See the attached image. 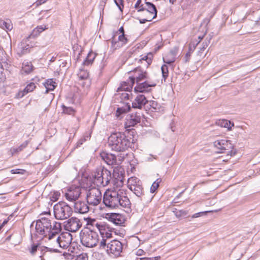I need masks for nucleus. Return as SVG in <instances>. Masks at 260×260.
I'll list each match as a JSON object with an SVG mask.
<instances>
[{"label":"nucleus","mask_w":260,"mask_h":260,"mask_svg":"<svg viewBox=\"0 0 260 260\" xmlns=\"http://www.w3.org/2000/svg\"><path fill=\"white\" fill-rule=\"evenodd\" d=\"M135 131L132 129L125 131L123 133L117 132L112 133L108 138L109 147L112 151L124 152L129 148H136V139L135 138Z\"/></svg>","instance_id":"nucleus-1"},{"label":"nucleus","mask_w":260,"mask_h":260,"mask_svg":"<svg viewBox=\"0 0 260 260\" xmlns=\"http://www.w3.org/2000/svg\"><path fill=\"white\" fill-rule=\"evenodd\" d=\"M103 202L106 207L110 209L123 208L126 210L127 212L131 209L130 200L120 190H106L103 196Z\"/></svg>","instance_id":"nucleus-2"},{"label":"nucleus","mask_w":260,"mask_h":260,"mask_svg":"<svg viewBox=\"0 0 260 260\" xmlns=\"http://www.w3.org/2000/svg\"><path fill=\"white\" fill-rule=\"evenodd\" d=\"M35 229L38 234L52 240V237L60 233L61 226L59 222L54 221L52 224L49 218L42 217L37 220Z\"/></svg>","instance_id":"nucleus-3"},{"label":"nucleus","mask_w":260,"mask_h":260,"mask_svg":"<svg viewBox=\"0 0 260 260\" xmlns=\"http://www.w3.org/2000/svg\"><path fill=\"white\" fill-rule=\"evenodd\" d=\"M127 186L128 188L139 198L141 201L145 203L151 201L153 196L147 197V194L145 193L144 190L142 182L139 178L136 177L129 178L127 181Z\"/></svg>","instance_id":"nucleus-4"},{"label":"nucleus","mask_w":260,"mask_h":260,"mask_svg":"<svg viewBox=\"0 0 260 260\" xmlns=\"http://www.w3.org/2000/svg\"><path fill=\"white\" fill-rule=\"evenodd\" d=\"M92 181L98 187H105L108 185L112 178L110 171L100 166L92 173Z\"/></svg>","instance_id":"nucleus-5"},{"label":"nucleus","mask_w":260,"mask_h":260,"mask_svg":"<svg viewBox=\"0 0 260 260\" xmlns=\"http://www.w3.org/2000/svg\"><path fill=\"white\" fill-rule=\"evenodd\" d=\"M82 244L87 247H95L99 242V236L96 232L86 229L82 230L80 234Z\"/></svg>","instance_id":"nucleus-6"},{"label":"nucleus","mask_w":260,"mask_h":260,"mask_svg":"<svg viewBox=\"0 0 260 260\" xmlns=\"http://www.w3.org/2000/svg\"><path fill=\"white\" fill-rule=\"evenodd\" d=\"M54 215L56 219L63 220L69 218L72 213V208L64 202H59L53 207Z\"/></svg>","instance_id":"nucleus-7"},{"label":"nucleus","mask_w":260,"mask_h":260,"mask_svg":"<svg viewBox=\"0 0 260 260\" xmlns=\"http://www.w3.org/2000/svg\"><path fill=\"white\" fill-rule=\"evenodd\" d=\"M100 247L106 250L109 254H113L118 256L122 252L123 246L122 243L116 240H113L106 243L105 240H102L100 243Z\"/></svg>","instance_id":"nucleus-8"},{"label":"nucleus","mask_w":260,"mask_h":260,"mask_svg":"<svg viewBox=\"0 0 260 260\" xmlns=\"http://www.w3.org/2000/svg\"><path fill=\"white\" fill-rule=\"evenodd\" d=\"M54 239V243L53 244V247L49 248L54 252H60L57 249L58 247L63 249H67L71 244L72 236L70 233L64 234H57V236L52 237Z\"/></svg>","instance_id":"nucleus-9"},{"label":"nucleus","mask_w":260,"mask_h":260,"mask_svg":"<svg viewBox=\"0 0 260 260\" xmlns=\"http://www.w3.org/2000/svg\"><path fill=\"white\" fill-rule=\"evenodd\" d=\"M134 75L132 77H129V82L131 85L129 87H126V82H124L123 84H121V86L120 87V88L123 89L125 91L130 90L132 88V86L134 85L135 82L137 84L141 82H143V80H147L148 79L147 72L146 71H142L140 67L136 68L134 70ZM119 89V88H118V90Z\"/></svg>","instance_id":"nucleus-10"},{"label":"nucleus","mask_w":260,"mask_h":260,"mask_svg":"<svg viewBox=\"0 0 260 260\" xmlns=\"http://www.w3.org/2000/svg\"><path fill=\"white\" fill-rule=\"evenodd\" d=\"M214 146L218 150L217 151L218 153L225 152V150H228V155L231 156L235 155L237 151L234 149V146L231 143V141L227 140H218L213 143Z\"/></svg>","instance_id":"nucleus-11"},{"label":"nucleus","mask_w":260,"mask_h":260,"mask_svg":"<svg viewBox=\"0 0 260 260\" xmlns=\"http://www.w3.org/2000/svg\"><path fill=\"white\" fill-rule=\"evenodd\" d=\"M102 193L100 189L97 187H91L86 192V202L89 205L92 206L98 205L102 201Z\"/></svg>","instance_id":"nucleus-12"},{"label":"nucleus","mask_w":260,"mask_h":260,"mask_svg":"<svg viewBox=\"0 0 260 260\" xmlns=\"http://www.w3.org/2000/svg\"><path fill=\"white\" fill-rule=\"evenodd\" d=\"M82 223L77 217H73L64 222V226L66 230L71 232H76L82 226Z\"/></svg>","instance_id":"nucleus-13"},{"label":"nucleus","mask_w":260,"mask_h":260,"mask_svg":"<svg viewBox=\"0 0 260 260\" xmlns=\"http://www.w3.org/2000/svg\"><path fill=\"white\" fill-rule=\"evenodd\" d=\"M81 193V188L79 186H72L67 190L64 196L69 201L75 202L80 197Z\"/></svg>","instance_id":"nucleus-14"},{"label":"nucleus","mask_w":260,"mask_h":260,"mask_svg":"<svg viewBox=\"0 0 260 260\" xmlns=\"http://www.w3.org/2000/svg\"><path fill=\"white\" fill-rule=\"evenodd\" d=\"M79 84L83 87L88 88L90 85V80L89 78V72L87 70L80 69L78 74Z\"/></svg>","instance_id":"nucleus-15"},{"label":"nucleus","mask_w":260,"mask_h":260,"mask_svg":"<svg viewBox=\"0 0 260 260\" xmlns=\"http://www.w3.org/2000/svg\"><path fill=\"white\" fill-rule=\"evenodd\" d=\"M106 217L109 221L117 225H122L125 220L124 216L119 213H107L106 214Z\"/></svg>","instance_id":"nucleus-16"},{"label":"nucleus","mask_w":260,"mask_h":260,"mask_svg":"<svg viewBox=\"0 0 260 260\" xmlns=\"http://www.w3.org/2000/svg\"><path fill=\"white\" fill-rule=\"evenodd\" d=\"M156 86L155 83H150L147 80L137 83L134 87V91L136 92H148L151 90L150 87Z\"/></svg>","instance_id":"nucleus-17"},{"label":"nucleus","mask_w":260,"mask_h":260,"mask_svg":"<svg viewBox=\"0 0 260 260\" xmlns=\"http://www.w3.org/2000/svg\"><path fill=\"white\" fill-rule=\"evenodd\" d=\"M89 205L84 201L78 200L74 203V211L76 213L85 214L89 210Z\"/></svg>","instance_id":"nucleus-18"},{"label":"nucleus","mask_w":260,"mask_h":260,"mask_svg":"<svg viewBox=\"0 0 260 260\" xmlns=\"http://www.w3.org/2000/svg\"><path fill=\"white\" fill-rule=\"evenodd\" d=\"M141 121V114L140 113L136 112L126 116L125 125L126 127L134 126Z\"/></svg>","instance_id":"nucleus-19"},{"label":"nucleus","mask_w":260,"mask_h":260,"mask_svg":"<svg viewBox=\"0 0 260 260\" xmlns=\"http://www.w3.org/2000/svg\"><path fill=\"white\" fill-rule=\"evenodd\" d=\"M142 12H144V14L148 16H152L153 19L157 17V10L156 6L151 2H145L144 10Z\"/></svg>","instance_id":"nucleus-20"},{"label":"nucleus","mask_w":260,"mask_h":260,"mask_svg":"<svg viewBox=\"0 0 260 260\" xmlns=\"http://www.w3.org/2000/svg\"><path fill=\"white\" fill-rule=\"evenodd\" d=\"M142 12H144V14L148 16H152L153 19L157 17V10L156 6L151 2H145L144 10Z\"/></svg>","instance_id":"nucleus-21"},{"label":"nucleus","mask_w":260,"mask_h":260,"mask_svg":"<svg viewBox=\"0 0 260 260\" xmlns=\"http://www.w3.org/2000/svg\"><path fill=\"white\" fill-rule=\"evenodd\" d=\"M29 38L27 37L20 43L17 48V54L21 56L30 52L32 46L27 43Z\"/></svg>","instance_id":"nucleus-22"},{"label":"nucleus","mask_w":260,"mask_h":260,"mask_svg":"<svg viewBox=\"0 0 260 260\" xmlns=\"http://www.w3.org/2000/svg\"><path fill=\"white\" fill-rule=\"evenodd\" d=\"M148 103L145 96L143 94H139L132 103V108L141 109Z\"/></svg>","instance_id":"nucleus-23"},{"label":"nucleus","mask_w":260,"mask_h":260,"mask_svg":"<svg viewBox=\"0 0 260 260\" xmlns=\"http://www.w3.org/2000/svg\"><path fill=\"white\" fill-rule=\"evenodd\" d=\"M100 157L108 165L116 164V157L114 154L103 151L100 153Z\"/></svg>","instance_id":"nucleus-24"},{"label":"nucleus","mask_w":260,"mask_h":260,"mask_svg":"<svg viewBox=\"0 0 260 260\" xmlns=\"http://www.w3.org/2000/svg\"><path fill=\"white\" fill-rule=\"evenodd\" d=\"M50 247L43 246V248H41V254L40 255V258L41 260H53V256L52 254V252H54L51 250Z\"/></svg>","instance_id":"nucleus-25"},{"label":"nucleus","mask_w":260,"mask_h":260,"mask_svg":"<svg viewBox=\"0 0 260 260\" xmlns=\"http://www.w3.org/2000/svg\"><path fill=\"white\" fill-rule=\"evenodd\" d=\"M47 29H48V27L46 25L38 26L32 30L31 33L28 38L29 39L37 37L42 32Z\"/></svg>","instance_id":"nucleus-26"},{"label":"nucleus","mask_w":260,"mask_h":260,"mask_svg":"<svg viewBox=\"0 0 260 260\" xmlns=\"http://www.w3.org/2000/svg\"><path fill=\"white\" fill-rule=\"evenodd\" d=\"M95 225L98 229L102 238L104 236L105 233L107 232V231L110 232V227L108 224L102 223H96Z\"/></svg>","instance_id":"nucleus-27"},{"label":"nucleus","mask_w":260,"mask_h":260,"mask_svg":"<svg viewBox=\"0 0 260 260\" xmlns=\"http://www.w3.org/2000/svg\"><path fill=\"white\" fill-rule=\"evenodd\" d=\"M46 88L45 93H48L50 91L53 90L56 86V84L53 79H49L47 80L44 83Z\"/></svg>","instance_id":"nucleus-28"},{"label":"nucleus","mask_w":260,"mask_h":260,"mask_svg":"<svg viewBox=\"0 0 260 260\" xmlns=\"http://www.w3.org/2000/svg\"><path fill=\"white\" fill-rule=\"evenodd\" d=\"M153 57V54L152 53H148L146 55H142L141 58L139 59V61L142 63L143 61H145L146 63L145 66L148 68L152 63Z\"/></svg>","instance_id":"nucleus-29"},{"label":"nucleus","mask_w":260,"mask_h":260,"mask_svg":"<svg viewBox=\"0 0 260 260\" xmlns=\"http://www.w3.org/2000/svg\"><path fill=\"white\" fill-rule=\"evenodd\" d=\"M34 69V67L31 62L24 60L22 63V71L28 74L30 73Z\"/></svg>","instance_id":"nucleus-30"},{"label":"nucleus","mask_w":260,"mask_h":260,"mask_svg":"<svg viewBox=\"0 0 260 260\" xmlns=\"http://www.w3.org/2000/svg\"><path fill=\"white\" fill-rule=\"evenodd\" d=\"M95 56L96 55L95 53L92 52H90L88 54L86 59L83 61V64L84 66H89L90 64H92L95 57Z\"/></svg>","instance_id":"nucleus-31"},{"label":"nucleus","mask_w":260,"mask_h":260,"mask_svg":"<svg viewBox=\"0 0 260 260\" xmlns=\"http://www.w3.org/2000/svg\"><path fill=\"white\" fill-rule=\"evenodd\" d=\"M218 124L221 127L227 128L229 130L231 129L232 127L234 126L233 123L226 119L220 120L218 122Z\"/></svg>","instance_id":"nucleus-32"},{"label":"nucleus","mask_w":260,"mask_h":260,"mask_svg":"<svg viewBox=\"0 0 260 260\" xmlns=\"http://www.w3.org/2000/svg\"><path fill=\"white\" fill-rule=\"evenodd\" d=\"M111 42V49L113 51L122 47L123 45L119 41L115 40V35H114L111 39L109 40Z\"/></svg>","instance_id":"nucleus-33"},{"label":"nucleus","mask_w":260,"mask_h":260,"mask_svg":"<svg viewBox=\"0 0 260 260\" xmlns=\"http://www.w3.org/2000/svg\"><path fill=\"white\" fill-rule=\"evenodd\" d=\"M130 109L131 106L128 103H127L125 106L123 107H119L116 110V116L119 117L122 114L126 113L127 112L129 111Z\"/></svg>","instance_id":"nucleus-34"},{"label":"nucleus","mask_w":260,"mask_h":260,"mask_svg":"<svg viewBox=\"0 0 260 260\" xmlns=\"http://www.w3.org/2000/svg\"><path fill=\"white\" fill-rule=\"evenodd\" d=\"M43 246H41L39 243L35 244L33 243L31 247L29 249V253L31 255H35L38 250L41 251V248H43Z\"/></svg>","instance_id":"nucleus-35"},{"label":"nucleus","mask_w":260,"mask_h":260,"mask_svg":"<svg viewBox=\"0 0 260 260\" xmlns=\"http://www.w3.org/2000/svg\"><path fill=\"white\" fill-rule=\"evenodd\" d=\"M61 107L63 113L64 114L74 116L76 113V110L71 107H67L62 105Z\"/></svg>","instance_id":"nucleus-36"},{"label":"nucleus","mask_w":260,"mask_h":260,"mask_svg":"<svg viewBox=\"0 0 260 260\" xmlns=\"http://www.w3.org/2000/svg\"><path fill=\"white\" fill-rule=\"evenodd\" d=\"M29 141L26 140L25 142H24L22 144H21L17 148H13L11 149L12 153L19 152L20 151H21L23 149H24L26 146L28 145L29 143Z\"/></svg>","instance_id":"nucleus-37"},{"label":"nucleus","mask_w":260,"mask_h":260,"mask_svg":"<svg viewBox=\"0 0 260 260\" xmlns=\"http://www.w3.org/2000/svg\"><path fill=\"white\" fill-rule=\"evenodd\" d=\"M149 104L152 111L157 112L160 109V105L156 101H150L147 103Z\"/></svg>","instance_id":"nucleus-38"},{"label":"nucleus","mask_w":260,"mask_h":260,"mask_svg":"<svg viewBox=\"0 0 260 260\" xmlns=\"http://www.w3.org/2000/svg\"><path fill=\"white\" fill-rule=\"evenodd\" d=\"M0 27L6 30H11L12 29L13 26L10 23L7 22L2 19H0Z\"/></svg>","instance_id":"nucleus-39"},{"label":"nucleus","mask_w":260,"mask_h":260,"mask_svg":"<svg viewBox=\"0 0 260 260\" xmlns=\"http://www.w3.org/2000/svg\"><path fill=\"white\" fill-rule=\"evenodd\" d=\"M161 181V178H157L151 185L150 187L151 193H154L158 188L159 185V183Z\"/></svg>","instance_id":"nucleus-40"},{"label":"nucleus","mask_w":260,"mask_h":260,"mask_svg":"<svg viewBox=\"0 0 260 260\" xmlns=\"http://www.w3.org/2000/svg\"><path fill=\"white\" fill-rule=\"evenodd\" d=\"M162 78L165 81L168 77L169 72L168 66L166 64H163L161 68Z\"/></svg>","instance_id":"nucleus-41"},{"label":"nucleus","mask_w":260,"mask_h":260,"mask_svg":"<svg viewBox=\"0 0 260 260\" xmlns=\"http://www.w3.org/2000/svg\"><path fill=\"white\" fill-rule=\"evenodd\" d=\"M144 3H142V0H137L135 8L138 10V12H142L144 10Z\"/></svg>","instance_id":"nucleus-42"},{"label":"nucleus","mask_w":260,"mask_h":260,"mask_svg":"<svg viewBox=\"0 0 260 260\" xmlns=\"http://www.w3.org/2000/svg\"><path fill=\"white\" fill-rule=\"evenodd\" d=\"M163 60L164 62L167 64H171L175 61V57H171L168 54L165 57H163Z\"/></svg>","instance_id":"nucleus-43"},{"label":"nucleus","mask_w":260,"mask_h":260,"mask_svg":"<svg viewBox=\"0 0 260 260\" xmlns=\"http://www.w3.org/2000/svg\"><path fill=\"white\" fill-rule=\"evenodd\" d=\"M209 44V41H204L202 43V47L200 48V50L199 51V55H202L201 53L203 51H204L206 48L208 46Z\"/></svg>","instance_id":"nucleus-44"},{"label":"nucleus","mask_w":260,"mask_h":260,"mask_svg":"<svg viewBox=\"0 0 260 260\" xmlns=\"http://www.w3.org/2000/svg\"><path fill=\"white\" fill-rule=\"evenodd\" d=\"M118 41H119L122 45H124L127 43L128 39L125 37L124 34H121L119 36Z\"/></svg>","instance_id":"nucleus-45"},{"label":"nucleus","mask_w":260,"mask_h":260,"mask_svg":"<svg viewBox=\"0 0 260 260\" xmlns=\"http://www.w3.org/2000/svg\"><path fill=\"white\" fill-rule=\"evenodd\" d=\"M36 85L34 83H30L25 88V90L28 93L32 91L36 88Z\"/></svg>","instance_id":"nucleus-46"},{"label":"nucleus","mask_w":260,"mask_h":260,"mask_svg":"<svg viewBox=\"0 0 260 260\" xmlns=\"http://www.w3.org/2000/svg\"><path fill=\"white\" fill-rule=\"evenodd\" d=\"M115 4L118 7L120 11H122L123 6V0H114Z\"/></svg>","instance_id":"nucleus-47"},{"label":"nucleus","mask_w":260,"mask_h":260,"mask_svg":"<svg viewBox=\"0 0 260 260\" xmlns=\"http://www.w3.org/2000/svg\"><path fill=\"white\" fill-rule=\"evenodd\" d=\"M144 15L146 16L145 18L139 19V22L141 24H144L146 22L151 21L152 19H153L152 16H148L146 14Z\"/></svg>","instance_id":"nucleus-48"},{"label":"nucleus","mask_w":260,"mask_h":260,"mask_svg":"<svg viewBox=\"0 0 260 260\" xmlns=\"http://www.w3.org/2000/svg\"><path fill=\"white\" fill-rule=\"evenodd\" d=\"M10 172L13 174H24L26 171L23 169H16L11 170Z\"/></svg>","instance_id":"nucleus-49"},{"label":"nucleus","mask_w":260,"mask_h":260,"mask_svg":"<svg viewBox=\"0 0 260 260\" xmlns=\"http://www.w3.org/2000/svg\"><path fill=\"white\" fill-rule=\"evenodd\" d=\"M28 92H26L24 88L23 90L19 91L15 95V98L17 99H20L23 98Z\"/></svg>","instance_id":"nucleus-50"},{"label":"nucleus","mask_w":260,"mask_h":260,"mask_svg":"<svg viewBox=\"0 0 260 260\" xmlns=\"http://www.w3.org/2000/svg\"><path fill=\"white\" fill-rule=\"evenodd\" d=\"M112 229H110V232H108L106 233H105V235L102 237V240H105L106 241V243H107V240L112 237Z\"/></svg>","instance_id":"nucleus-51"},{"label":"nucleus","mask_w":260,"mask_h":260,"mask_svg":"<svg viewBox=\"0 0 260 260\" xmlns=\"http://www.w3.org/2000/svg\"><path fill=\"white\" fill-rule=\"evenodd\" d=\"M130 94L125 92H122L120 95V99L121 100H129Z\"/></svg>","instance_id":"nucleus-52"},{"label":"nucleus","mask_w":260,"mask_h":260,"mask_svg":"<svg viewBox=\"0 0 260 260\" xmlns=\"http://www.w3.org/2000/svg\"><path fill=\"white\" fill-rule=\"evenodd\" d=\"M198 45V43L194 44H190L188 47V51L191 52V54L196 49L197 46Z\"/></svg>","instance_id":"nucleus-53"},{"label":"nucleus","mask_w":260,"mask_h":260,"mask_svg":"<svg viewBox=\"0 0 260 260\" xmlns=\"http://www.w3.org/2000/svg\"><path fill=\"white\" fill-rule=\"evenodd\" d=\"M207 212H208L205 211V212H198V213H195V214H194L192 216V218H194L199 217L201 216L202 215L206 214Z\"/></svg>","instance_id":"nucleus-54"},{"label":"nucleus","mask_w":260,"mask_h":260,"mask_svg":"<svg viewBox=\"0 0 260 260\" xmlns=\"http://www.w3.org/2000/svg\"><path fill=\"white\" fill-rule=\"evenodd\" d=\"M191 52H187L185 56V62H187L189 61L190 59V57L191 56Z\"/></svg>","instance_id":"nucleus-55"},{"label":"nucleus","mask_w":260,"mask_h":260,"mask_svg":"<svg viewBox=\"0 0 260 260\" xmlns=\"http://www.w3.org/2000/svg\"><path fill=\"white\" fill-rule=\"evenodd\" d=\"M169 55H170L171 57H174L175 58L176 55V51L175 50H172L168 53Z\"/></svg>","instance_id":"nucleus-56"},{"label":"nucleus","mask_w":260,"mask_h":260,"mask_svg":"<svg viewBox=\"0 0 260 260\" xmlns=\"http://www.w3.org/2000/svg\"><path fill=\"white\" fill-rule=\"evenodd\" d=\"M158 257H142L140 258L141 260H157Z\"/></svg>","instance_id":"nucleus-57"},{"label":"nucleus","mask_w":260,"mask_h":260,"mask_svg":"<svg viewBox=\"0 0 260 260\" xmlns=\"http://www.w3.org/2000/svg\"><path fill=\"white\" fill-rule=\"evenodd\" d=\"M85 141V139H81L80 140H79L77 143L76 147L77 148L80 147L83 144V142H84Z\"/></svg>","instance_id":"nucleus-58"},{"label":"nucleus","mask_w":260,"mask_h":260,"mask_svg":"<svg viewBox=\"0 0 260 260\" xmlns=\"http://www.w3.org/2000/svg\"><path fill=\"white\" fill-rule=\"evenodd\" d=\"M206 32H207V31H206V32L204 33V34L203 36H199L198 37V39H199V41L197 43L199 44L201 42V41L204 38V36L206 35Z\"/></svg>","instance_id":"nucleus-59"},{"label":"nucleus","mask_w":260,"mask_h":260,"mask_svg":"<svg viewBox=\"0 0 260 260\" xmlns=\"http://www.w3.org/2000/svg\"><path fill=\"white\" fill-rule=\"evenodd\" d=\"M118 31L120 33H121V34H124V30L123 26L120 27Z\"/></svg>","instance_id":"nucleus-60"},{"label":"nucleus","mask_w":260,"mask_h":260,"mask_svg":"<svg viewBox=\"0 0 260 260\" xmlns=\"http://www.w3.org/2000/svg\"><path fill=\"white\" fill-rule=\"evenodd\" d=\"M60 194L59 193H55L52 196V198H54L55 200H57V197L59 196Z\"/></svg>","instance_id":"nucleus-61"},{"label":"nucleus","mask_w":260,"mask_h":260,"mask_svg":"<svg viewBox=\"0 0 260 260\" xmlns=\"http://www.w3.org/2000/svg\"><path fill=\"white\" fill-rule=\"evenodd\" d=\"M48 240L50 242V246H51V247H53V244L54 243L55 239H53L52 240H49L48 239Z\"/></svg>","instance_id":"nucleus-62"},{"label":"nucleus","mask_w":260,"mask_h":260,"mask_svg":"<svg viewBox=\"0 0 260 260\" xmlns=\"http://www.w3.org/2000/svg\"><path fill=\"white\" fill-rule=\"evenodd\" d=\"M143 252V250H141V249H139L137 252V254L138 255H140L142 254V253Z\"/></svg>","instance_id":"nucleus-63"},{"label":"nucleus","mask_w":260,"mask_h":260,"mask_svg":"<svg viewBox=\"0 0 260 260\" xmlns=\"http://www.w3.org/2000/svg\"><path fill=\"white\" fill-rule=\"evenodd\" d=\"M3 80V73L2 71H0V81H2Z\"/></svg>","instance_id":"nucleus-64"}]
</instances>
